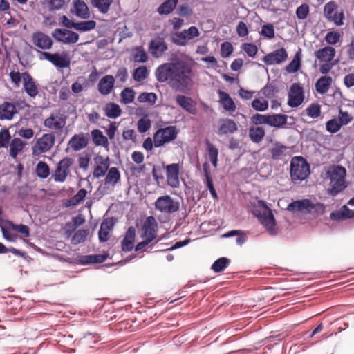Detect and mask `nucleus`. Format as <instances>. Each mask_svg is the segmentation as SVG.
<instances>
[{"instance_id": "1", "label": "nucleus", "mask_w": 354, "mask_h": 354, "mask_svg": "<svg viewBox=\"0 0 354 354\" xmlns=\"http://www.w3.org/2000/svg\"><path fill=\"white\" fill-rule=\"evenodd\" d=\"M194 76L192 66L183 60L160 64L155 71L159 82L167 83L173 90L184 93L194 86Z\"/></svg>"}, {"instance_id": "2", "label": "nucleus", "mask_w": 354, "mask_h": 354, "mask_svg": "<svg viewBox=\"0 0 354 354\" xmlns=\"http://www.w3.org/2000/svg\"><path fill=\"white\" fill-rule=\"evenodd\" d=\"M346 169L344 167L332 165L326 171L325 178L330 180L329 187L326 189L328 196L334 198L348 187L350 183L346 180Z\"/></svg>"}, {"instance_id": "3", "label": "nucleus", "mask_w": 354, "mask_h": 354, "mask_svg": "<svg viewBox=\"0 0 354 354\" xmlns=\"http://www.w3.org/2000/svg\"><path fill=\"white\" fill-rule=\"evenodd\" d=\"M271 205L264 200H259L258 205L252 209V214L257 218L261 224L263 226L269 235L274 236L277 235V221Z\"/></svg>"}, {"instance_id": "4", "label": "nucleus", "mask_w": 354, "mask_h": 354, "mask_svg": "<svg viewBox=\"0 0 354 354\" xmlns=\"http://www.w3.org/2000/svg\"><path fill=\"white\" fill-rule=\"evenodd\" d=\"M290 165V179L295 184H299L310 175V165L304 156H291Z\"/></svg>"}, {"instance_id": "5", "label": "nucleus", "mask_w": 354, "mask_h": 354, "mask_svg": "<svg viewBox=\"0 0 354 354\" xmlns=\"http://www.w3.org/2000/svg\"><path fill=\"white\" fill-rule=\"evenodd\" d=\"M178 130L174 126L159 129L153 135L155 147H160L176 139Z\"/></svg>"}, {"instance_id": "6", "label": "nucleus", "mask_w": 354, "mask_h": 354, "mask_svg": "<svg viewBox=\"0 0 354 354\" xmlns=\"http://www.w3.org/2000/svg\"><path fill=\"white\" fill-rule=\"evenodd\" d=\"M156 210L160 212L173 214L180 209V203L169 195L159 196L154 203Z\"/></svg>"}, {"instance_id": "7", "label": "nucleus", "mask_w": 354, "mask_h": 354, "mask_svg": "<svg viewBox=\"0 0 354 354\" xmlns=\"http://www.w3.org/2000/svg\"><path fill=\"white\" fill-rule=\"evenodd\" d=\"M109 258V251H102L100 254H78L73 259V263L75 265L89 266L94 264H100L106 261Z\"/></svg>"}, {"instance_id": "8", "label": "nucleus", "mask_w": 354, "mask_h": 354, "mask_svg": "<svg viewBox=\"0 0 354 354\" xmlns=\"http://www.w3.org/2000/svg\"><path fill=\"white\" fill-rule=\"evenodd\" d=\"M40 53L41 55V59L44 58L48 60L57 68H64L70 66L71 59L66 53H55L52 54L48 52H40Z\"/></svg>"}, {"instance_id": "9", "label": "nucleus", "mask_w": 354, "mask_h": 354, "mask_svg": "<svg viewBox=\"0 0 354 354\" xmlns=\"http://www.w3.org/2000/svg\"><path fill=\"white\" fill-rule=\"evenodd\" d=\"M304 88L298 83H293L288 92V104L292 107H297L304 100Z\"/></svg>"}, {"instance_id": "10", "label": "nucleus", "mask_w": 354, "mask_h": 354, "mask_svg": "<svg viewBox=\"0 0 354 354\" xmlns=\"http://www.w3.org/2000/svg\"><path fill=\"white\" fill-rule=\"evenodd\" d=\"M52 37L56 41L66 44H75L79 39V35L77 33L63 28H56L52 32Z\"/></svg>"}, {"instance_id": "11", "label": "nucleus", "mask_w": 354, "mask_h": 354, "mask_svg": "<svg viewBox=\"0 0 354 354\" xmlns=\"http://www.w3.org/2000/svg\"><path fill=\"white\" fill-rule=\"evenodd\" d=\"M313 202L309 198L297 199L288 204L287 210L293 213H310Z\"/></svg>"}, {"instance_id": "12", "label": "nucleus", "mask_w": 354, "mask_h": 354, "mask_svg": "<svg viewBox=\"0 0 354 354\" xmlns=\"http://www.w3.org/2000/svg\"><path fill=\"white\" fill-rule=\"evenodd\" d=\"M55 136L53 133H45L38 138L33 147V151L45 153L48 151L55 144Z\"/></svg>"}, {"instance_id": "13", "label": "nucleus", "mask_w": 354, "mask_h": 354, "mask_svg": "<svg viewBox=\"0 0 354 354\" xmlns=\"http://www.w3.org/2000/svg\"><path fill=\"white\" fill-rule=\"evenodd\" d=\"M90 192V191L86 190L85 188H80L73 196L64 200L62 207L72 209L75 206L82 203L85 201L87 194Z\"/></svg>"}, {"instance_id": "14", "label": "nucleus", "mask_w": 354, "mask_h": 354, "mask_svg": "<svg viewBox=\"0 0 354 354\" xmlns=\"http://www.w3.org/2000/svg\"><path fill=\"white\" fill-rule=\"evenodd\" d=\"M93 160L95 162L93 172V178H100L104 176L109 167V156H106V158H104V156H94Z\"/></svg>"}, {"instance_id": "15", "label": "nucleus", "mask_w": 354, "mask_h": 354, "mask_svg": "<svg viewBox=\"0 0 354 354\" xmlns=\"http://www.w3.org/2000/svg\"><path fill=\"white\" fill-rule=\"evenodd\" d=\"M167 49V44L163 38L152 39L149 44V52L155 58L162 57Z\"/></svg>"}, {"instance_id": "16", "label": "nucleus", "mask_w": 354, "mask_h": 354, "mask_svg": "<svg viewBox=\"0 0 354 354\" xmlns=\"http://www.w3.org/2000/svg\"><path fill=\"white\" fill-rule=\"evenodd\" d=\"M287 58V51L284 48H281L264 56L263 61L266 65L279 64Z\"/></svg>"}, {"instance_id": "17", "label": "nucleus", "mask_w": 354, "mask_h": 354, "mask_svg": "<svg viewBox=\"0 0 354 354\" xmlns=\"http://www.w3.org/2000/svg\"><path fill=\"white\" fill-rule=\"evenodd\" d=\"M32 44L42 50H49L52 48L53 41L51 38L42 32H36L32 36Z\"/></svg>"}, {"instance_id": "18", "label": "nucleus", "mask_w": 354, "mask_h": 354, "mask_svg": "<svg viewBox=\"0 0 354 354\" xmlns=\"http://www.w3.org/2000/svg\"><path fill=\"white\" fill-rule=\"evenodd\" d=\"M3 216L4 212L3 207L0 205V228L3 238L8 242H15L17 239V235L15 233L8 232L6 230L7 227H12V222L8 219H5Z\"/></svg>"}, {"instance_id": "19", "label": "nucleus", "mask_w": 354, "mask_h": 354, "mask_svg": "<svg viewBox=\"0 0 354 354\" xmlns=\"http://www.w3.org/2000/svg\"><path fill=\"white\" fill-rule=\"evenodd\" d=\"M136 229L133 226H129L127 231L124 239L121 241V250L122 252H131L133 247L136 241Z\"/></svg>"}, {"instance_id": "20", "label": "nucleus", "mask_w": 354, "mask_h": 354, "mask_svg": "<svg viewBox=\"0 0 354 354\" xmlns=\"http://www.w3.org/2000/svg\"><path fill=\"white\" fill-rule=\"evenodd\" d=\"M200 35L198 29L196 26H191L188 29H185L177 35L178 39H173L174 43L185 46V40H191L194 37H198Z\"/></svg>"}, {"instance_id": "21", "label": "nucleus", "mask_w": 354, "mask_h": 354, "mask_svg": "<svg viewBox=\"0 0 354 354\" xmlns=\"http://www.w3.org/2000/svg\"><path fill=\"white\" fill-rule=\"evenodd\" d=\"M22 79L24 88L27 95L30 97H36L38 94V87L32 77L28 72H24L22 73Z\"/></svg>"}, {"instance_id": "22", "label": "nucleus", "mask_w": 354, "mask_h": 354, "mask_svg": "<svg viewBox=\"0 0 354 354\" xmlns=\"http://www.w3.org/2000/svg\"><path fill=\"white\" fill-rule=\"evenodd\" d=\"M115 78L113 75H106L98 82L97 89L99 93L102 95H108L110 94L115 84Z\"/></svg>"}, {"instance_id": "23", "label": "nucleus", "mask_w": 354, "mask_h": 354, "mask_svg": "<svg viewBox=\"0 0 354 354\" xmlns=\"http://www.w3.org/2000/svg\"><path fill=\"white\" fill-rule=\"evenodd\" d=\"M44 124L50 129L62 130L66 125V117L52 113L44 120Z\"/></svg>"}, {"instance_id": "24", "label": "nucleus", "mask_w": 354, "mask_h": 354, "mask_svg": "<svg viewBox=\"0 0 354 354\" xmlns=\"http://www.w3.org/2000/svg\"><path fill=\"white\" fill-rule=\"evenodd\" d=\"M218 95L219 97L218 102L223 108L230 114L234 113L236 109V106L230 95L221 90L218 91Z\"/></svg>"}, {"instance_id": "25", "label": "nucleus", "mask_w": 354, "mask_h": 354, "mask_svg": "<svg viewBox=\"0 0 354 354\" xmlns=\"http://www.w3.org/2000/svg\"><path fill=\"white\" fill-rule=\"evenodd\" d=\"M17 113V106L14 103L4 102L0 104V120H10Z\"/></svg>"}, {"instance_id": "26", "label": "nucleus", "mask_w": 354, "mask_h": 354, "mask_svg": "<svg viewBox=\"0 0 354 354\" xmlns=\"http://www.w3.org/2000/svg\"><path fill=\"white\" fill-rule=\"evenodd\" d=\"M9 155H18L24 153L28 149L29 145L27 142L22 140L20 138L10 139L9 142Z\"/></svg>"}, {"instance_id": "27", "label": "nucleus", "mask_w": 354, "mask_h": 354, "mask_svg": "<svg viewBox=\"0 0 354 354\" xmlns=\"http://www.w3.org/2000/svg\"><path fill=\"white\" fill-rule=\"evenodd\" d=\"M335 49L332 46H325L315 52V57L322 62H330L335 56Z\"/></svg>"}, {"instance_id": "28", "label": "nucleus", "mask_w": 354, "mask_h": 354, "mask_svg": "<svg viewBox=\"0 0 354 354\" xmlns=\"http://www.w3.org/2000/svg\"><path fill=\"white\" fill-rule=\"evenodd\" d=\"M238 130V124L233 120L225 118L219 121L217 133L220 135L233 133Z\"/></svg>"}, {"instance_id": "29", "label": "nucleus", "mask_w": 354, "mask_h": 354, "mask_svg": "<svg viewBox=\"0 0 354 354\" xmlns=\"http://www.w3.org/2000/svg\"><path fill=\"white\" fill-rule=\"evenodd\" d=\"M176 103L188 113L196 114V103L189 97L178 95L176 98Z\"/></svg>"}, {"instance_id": "30", "label": "nucleus", "mask_w": 354, "mask_h": 354, "mask_svg": "<svg viewBox=\"0 0 354 354\" xmlns=\"http://www.w3.org/2000/svg\"><path fill=\"white\" fill-rule=\"evenodd\" d=\"M88 140V137L83 133L75 134L70 139L68 146L75 151H77L87 146Z\"/></svg>"}, {"instance_id": "31", "label": "nucleus", "mask_w": 354, "mask_h": 354, "mask_svg": "<svg viewBox=\"0 0 354 354\" xmlns=\"http://www.w3.org/2000/svg\"><path fill=\"white\" fill-rule=\"evenodd\" d=\"M138 229L142 230V233H153L155 234L158 231V223L155 218L152 216L147 217L142 222L140 226H138L136 223Z\"/></svg>"}, {"instance_id": "32", "label": "nucleus", "mask_w": 354, "mask_h": 354, "mask_svg": "<svg viewBox=\"0 0 354 354\" xmlns=\"http://www.w3.org/2000/svg\"><path fill=\"white\" fill-rule=\"evenodd\" d=\"M101 340L100 333L96 330L82 333L79 342L84 344H95Z\"/></svg>"}, {"instance_id": "33", "label": "nucleus", "mask_w": 354, "mask_h": 354, "mask_svg": "<svg viewBox=\"0 0 354 354\" xmlns=\"http://www.w3.org/2000/svg\"><path fill=\"white\" fill-rule=\"evenodd\" d=\"M234 236H236V243L238 245H243L248 239L245 231L242 230H229L221 235V238L223 239H228Z\"/></svg>"}, {"instance_id": "34", "label": "nucleus", "mask_w": 354, "mask_h": 354, "mask_svg": "<svg viewBox=\"0 0 354 354\" xmlns=\"http://www.w3.org/2000/svg\"><path fill=\"white\" fill-rule=\"evenodd\" d=\"M230 259L221 257L213 262L210 268L215 274H218L223 272L230 266Z\"/></svg>"}, {"instance_id": "35", "label": "nucleus", "mask_w": 354, "mask_h": 354, "mask_svg": "<svg viewBox=\"0 0 354 354\" xmlns=\"http://www.w3.org/2000/svg\"><path fill=\"white\" fill-rule=\"evenodd\" d=\"M333 80L330 76L321 77L315 84V88L317 93L324 94L328 92L332 84Z\"/></svg>"}, {"instance_id": "36", "label": "nucleus", "mask_w": 354, "mask_h": 354, "mask_svg": "<svg viewBox=\"0 0 354 354\" xmlns=\"http://www.w3.org/2000/svg\"><path fill=\"white\" fill-rule=\"evenodd\" d=\"M74 8L75 15L82 19H88L90 17V12L87 5L82 0L74 1Z\"/></svg>"}, {"instance_id": "37", "label": "nucleus", "mask_w": 354, "mask_h": 354, "mask_svg": "<svg viewBox=\"0 0 354 354\" xmlns=\"http://www.w3.org/2000/svg\"><path fill=\"white\" fill-rule=\"evenodd\" d=\"M90 231L88 228H81L77 230L74 234L71 237V243L72 245H77L83 243L89 235Z\"/></svg>"}, {"instance_id": "38", "label": "nucleus", "mask_w": 354, "mask_h": 354, "mask_svg": "<svg viewBox=\"0 0 354 354\" xmlns=\"http://www.w3.org/2000/svg\"><path fill=\"white\" fill-rule=\"evenodd\" d=\"M105 115L109 118H116L121 115L120 106L113 102L107 103L104 107Z\"/></svg>"}, {"instance_id": "39", "label": "nucleus", "mask_w": 354, "mask_h": 354, "mask_svg": "<svg viewBox=\"0 0 354 354\" xmlns=\"http://www.w3.org/2000/svg\"><path fill=\"white\" fill-rule=\"evenodd\" d=\"M120 181V173L116 167L110 168L104 178V185L115 186Z\"/></svg>"}, {"instance_id": "40", "label": "nucleus", "mask_w": 354, "mask_h": 354, "mask_svg": "<svg viewBox=\"0 0 354 354\" xmlns=\"http://www.w3.org/2000/svg\"><path fill=\"white\" fill-rule=\"evenodd\" d=\"M288 116L284 114L269 115L268 125L277 128L283 127L287 122Z\"/></svg>"}, {"instance_id": "41", "label": "nucleus", "mask_w": 354, "mask_h": 354, "mask_svg": "<svg viewBox=\"0 0 354 354\" xmlns=\"http://www.w3.org/2000/svg\"><path fill=\"white\" fill-rule=\"evenodd\" d=\"M178 0H166L157 9L160 15H169L176 7Z\"/></svg>"}, {"instance_id": "42", "label": "nucleus", "mask_w": 354, "mask_h": 354, "mask_svg": "<svg viewBox=\"0 0 354 354\" xmlns=\"http://www.w3.org/2000/svg\"><path fill=\"white\" fill-rule=\"evenodd\" d=\"M35 174L37 177L41 179L47 178L50 174V167L44 161H39L35 167Z\"/></svg>"}, {"instance_id": "43", "label": "nucleus", "mask_w": 354, "mask_h": 354, "mask_svg": "<svg viewBox=\"0 0 354 354\" xmlns=\"http://www.w3.org/2000/svg\"><path fill=\"white\" fill-rule=\"evenodd\" d=\"M266 132L263 127H252L249 129V136L254 142H260L265 136Z\"/></svg>"}, {"instance_id": "44", "label": "nucleus", "mask_w": 354, "mask_h": 354, "mask_svg": "<svg viewBox=\"0 0 354 354\" xmlns=\"http://www.w3.org/2000/svg\"><path fill=\"white\" fill-rule=\"evenodd\" d=\"M91 136L93 142L98 146L108 147L109 141L106 136L99 129H94L91 131Z\"/></svg>"}, {"instance_id": "45", "label": "nucleus", "mask_w": 354, "mask_h": 354, "mask_svg": "<svg viewBox=\"0 0 354 354\" xmlns=\"http://www.w3.org/2000/svg\"><path fill=\"white\" fill-rule=\"evenodd\" d=\"M301 52L298 51L295 53L292 60L286 66V71L290 73L297 72L301 66Z\"/></svg>"}, {"instance_id": "46", "label": "nucleus", "mask_w": 354, "mask_h": 354, "mask_svg": "<svg viewBox=\"0 0 354 354\" xmlns=\"http://www.w3.org/2000/svg\"><path fill=\"white\" fill-rule=\"evenodd\" d=\"M113 0H90L91 3L103 14L108 12Z\"/></svg>"}, {"instance_id": "47", "label": "nucleus", "mask_w": 354, "mask_h": 354, "mask_svg": "<svg viewBox=\"0 0 354 354\" xmlns=\"http://www.w3.org/2000/svg\"><path fill=\"white\" fill-rule=\"evenodd\" d=\"M71 26L74 29L78 31L86 32L94 29L96 26V22L93 20H89L77 23L75 22V24H72Z\"/></svg>"}, {"instance_id": "48", "label": "nucleus", "mask_w": 354, "mask_h": 354, "mask_svg": "<svg viewBox=\"0 0 354 354\" xmlns=\"http://www.w3.org/2000/svg\"><path fill=\"white\" fill-rule=\"evenodd\" d=\"M330 218L337 222L347 220L345 205H343L339 209L332 211L330 213Z\"/></svg>"}, {"instance_id": "49", "label": "nucleus", "mask_w": 354, "mask_h": 354, "mask_svg": "<svg viewBox=\"0 0 354 354\" xmlns=\"http://www.w3.org/2000/svg\"><path fill=\"white\" fill-rule=\"evenodd\" d=\"M190 238H186L184 240H180L178 241H176L171 247L167 248V249H160L154 251L155 252H171L179 248H181L183 247H185L187 245L191 242Z\"/></svg>"}, {"instance_id": "50", "label": "nucleus", "mask_w": 354, "mask_h": 354, "mask_svg": "<svg viewBox=\"0 0 354 354\" xmlns=\"http://www.w3.org/2000/svg\"><path fill=\"white\" fill-rule=\"evenodd\" d=\"M121 102L128 104L133 102L135 98V93L131 88H125L121 92Z\"/></svg>"}, {"instance_id": "51", "label": "nucleus", "mask_w": 354, "mask_h": 354, "mask_svg": "<svg viewBox=\"0 0 354 354\" xmlns=\"http://www.w3.org/2000/svg\"><path fill=\"white\" fill-rule=\"evenodd\" d=\"M68 174L69 172L57 166L55 171L52 174L51 178L57 183H63L66 180Z\"/></svg>"}, {"instance_id": "52", "label": "nucleus", "mask_w": 354, "mask_h": 354, "mask_svg": "<svg viewBox=\"0 0 354 354\" xmlns=\"http://www.w3.org/2000/svg\"><path fill=\"white\" fill-rule=\"evenodd\" d=\"M326 42L329 45H335L340 41L341 35L337 31H329L325 37Z\"/></svg>"}, {"instance_id": "53", "label": "nucleus", "mask_w": 354, "mask_h": 354, "mask_svg": "<svg viewBox=\"0 0 354 354\" xmlns=\"http://www.w3.org/2000/svg\"><path fill=\"white\" fill-rule=\"evenodd\" d=\"M138 100L140 102H147L150 105H153L157 100V96L154 93H142Z\"/></svg>"}, {"instance_id": "54", "label": "nucleus", "mask_w": 354, "mask_h": 354, "mask_svg": "<svg viewBox=\"0 0 354 354\" xmlns=\"http://www.w3.org/2000/svg\"><path fill=\"white\" fill-rule=\"evenodd\" d=\"M11 136L9 130L3 129L0 131V148H6L9 145Z\"/></svg>"}, {"instance_id": "55", "label": "nucleus", "mask_w": 354, "mask_h": 354, "mask_svg": "<svg viewBox=\"0 0 354 354\" xmlns=\"http://www.w3.org/2000/svg\"><path fill=\"white\" fill-rule=\"evenodd\" d=\"M148 71L146 66H142L134 71L133 78L136 82H141L147 78Z\"/></svg>"}, {"instance_id": "56", "label": "nucleus", "mask_w": 354, "mask_h": 354, "mask_svg": "<svg viewBox=\"0 0 354 354\" xmlns=\"http://www.w3.org/2000/svg\"><path fill=\"white\" fill-rule=\"evenodd\" d=\"M252 107L258 111H264L268 108V102L264 99H254L252 102Z\"/></svg>"}, {"instance_id": "57", "label": "nucleus", "mask_w": 354, "mask_h": 354, "mask_svg": "<svg viewBox=\"0 0 354 354\" xmlns=\"http://www.w3.org/2000/svg\"><path fill=\"white\" fill-rule=\"evenodd\" d=\"M278 92L277 87L272 84H267L262 89L263 95L268 99L274 97L275 94Z\"/></svg>"}, {"instance_id": "58", "label": "nucleus", "mask_w": 354, "mask_h": 354, "mask_svg": "<svg viewBox=\"0 0 354 354\" xmlns=\"http://www.w3.org/2000/svg\"><path fill=\"white\" fill-rule=\"evenodd\" d=\"M12 229L15 231H16L17 233L21 234L25 238H28L30 236V227L25 224H23V223L13 224L12 223Z\"/></svg>"}, {"instance_id": "59", "label": "nucleus", "mask_w": 354, "mask_h": 354, "mask_svg": "<svg viewBox=\"0 0 354 354\" xmlns=\"http://www.w3.org/2000/svg\"><path fill=\"white\" fill-rule=\"evenodd\" d=\"M150 167H149L148 164L140 165L139 166H136L133 163H130L129 169L133 176H137L138 174L140 173H146L150 169Z\"/></svg>"}, {"instance_id": "60", "label": "nucleus", "mask_w": 354, "mask_h": 354, "mask_svg": "<svg viewBox=\"0 0 354 354\" xmlns=\"http://www.w3.org/2000/svg\"><path fill=\"white\" fill-rule=\"evenodd\" d=\"M117 222H118L117 218H115L114 216L108 217V218H104L102 221V222L100 225V227L110 232V231L113 230V229Z\"/></svg>"}, {"instance_id": "61", "label": "nucleus", "mask_w": 354, "mask_h": 354, "mask_svg": "<svg viewBox=\"0 0 354 354\" xmlns=\"http://www.w3.org/2000/svg\"><path fill=\"white\" fill-rule=\"evenodd\" d=\"M261 35L268 39H272L274 37V28L272 24H266L262 26L261 31Z\"/></svg>"}, {"instance_id": "62", "label": "nucleus", "mask_w": 354, "mask_h": 354, "mask_svg": "<svg viewBox=\"0 0 354 354\" xmlns=\"http://www.w3.org/2000/svg\"><path fill=\"white\" fill-rule=\"evenodd\" d=\"M70 0H48L50 10H59L64 8Z\"/></svg>"}, {"instance_id": "63", "label": "nucleus", "mask_w": 354, "mask_h": 354, "mask_svg": "<svg viewBox=\"0 0 354 354\" xmlns=\"http://www.w3.org/2000/svg\"><path fill=\"white\" fill-rule=\"evenodd\" d=\"M337 8V3L332 1L327 3L324 8V14L327 19L331 17Z\"/></svg>"}, {"instance_id": "64", "label": "nucleus", "mask_w": 354, "mask_h": 354, "mask_svg": "<svg viewBox=\"0 0 354 354\" xmlns=\"http://www.w3.org/2000/svg\"><path fill=\"white\" fill-rule=\"evenodd\" d=\"M308 14L309 6L306 3L301 4L296 10V15L299 19H305Z\"/></svg>"}]
</instances>
